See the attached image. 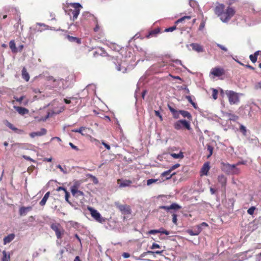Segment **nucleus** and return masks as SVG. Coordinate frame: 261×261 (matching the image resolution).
I'll return each instance as SVG.
<instances>
[{"label": "nucleus", "mask_w": 261, "mask_h": 261, "mask_svg": "<svg viewBox=\"0 0 261 261\" xmlns=\"http://www.w3.org/2000/svg\"><path fill=\"white\" fill-rule=\"evenodd\" d=\"M240 129L241 132H242L244 134H245V133L246 132V127L245 126H244L243 125H240Z\"/></svg>", "instance_id": "13d9d810"}, {"label": "nucleus", "mask_w": 261, "mask_h": 261, "mask_svg": "<svg viewBox=\"0 0 261 261\" xmlns=\"http://www.w3.org/2000/svg\"><path fill=\"white\" fill-rule=\"evenodd\" d=\"M170 155L174 159H182L184 158L183 153L181 151L179 153H172Z\"/></svg>", "instance_id": "c9c22d12"}, {"label": "nucleus", "mask_w": 261, "mask_h": 261, "mask_svg": "<svg viewBox=\"0 0 261 261\" xmlns=\"http://www.w3.org/2000/svg\"><path fill=\"white\" fill-rule=\"evenodd\" d=\"M217 46L218 47H219L220 48H221L222 50L225 51H227V48L225 47L224 46H223V45H221L220 44H219V43H217Z\"/></svg>", "instance_id": "864d4df0"}, {"label": "nucleus", "mask_w": 261, "mask_h": 261, "mask_svg": "<svg viewBox=\"0 0 261 261\" xmlns=\"http://www.w3.org/2000/svg\"><path fill=\"white\" fill-rule=\"evenodd\" d=\"M171 61L172 62H173L176 64H179L180 65H182L184 67V66L182 64V62L180 60H178V59H175V60H172ZM184 68H186V67L185 66H184Z\"/></svg>", "instance_id": "603ef678"}, {"label": "nucleus", "mask_w": 261, "mask_h": 261, "mask_svg": "<svg viewBox=\"0 0 261 261\" xmlns=\"http://www.w3.org/2000/svg\"><path fill=\"white\" fill-rule=\"evenodd\" d=\"M57 167L60 169L61 171L64 174H67L68 173L66 168H63L60 165H57Z\"/></svg>", "instance_id": "a18cd8bd"}, {"label": "nucleus", "mask_w": 261, "mask_h": 261, "mask_svg": "<svg viewBox=\"0 0 261 261\" xmlns=\"http://www.w3.org/2000/svg\"><path fill=\"white\" fill-rule=\"evenodd\" d=\"M24 98V96H21L20 97H16V96L14 97V99H15V100L19 103H21Z\"/></svg>", "instance_id": "8fccbe9b"}, {"label": "nucleus", "mask_w": 261, "mask_h": 261, "mask_svg": "<svg viewBox=\"0 0 261 261\" xmlns=\"http://www.w3.org/2000/svg\"><path fill=\"white\" fill-rule=\"evenodd\" d=\"M208 226L207 224L205 222H202L200 224L197 226V228H202L203 227H207Z\"/></svg>", "instance_id": "bf43d9fd"}, {"label": "nucleus", "mask_w": 261, "mask_h": 261, "mask_svg": "<svg viewBox=\"0 0 261 261\" xmlns=\"http://www.w3.org/2000/svg\"><path fill=\"white\" fill-rule=\"evenodd\" d=\"M5 124L9 128L11 129L15 132L18 133V134H21L22 132V130L18 129L15 126H14L12 123L9 122L8 121L6 120L5 121Z\"/></svg>", "instance_id": "412c9836"}, {"label": "nucleus", "mask_w": 261, "mask_h": 261, "mask_svg": "<svg viewBox=\"0 0 261 261\" xmlns=\"http://www.w3.org/2000/svg\"><path fill=\"white\" fill-rule=\"evenodd\" d=\"M158 180H159L157 179H153V178L149 179H148L147 180V186H150L151 184H154V183L157 182Z\"/></svg>", "instance_id": "c03bdc74"}, {"label": "nucleus", "mask_w": 261, "mask_h": 261, "mask_svg": "<svg viewBox=\"0 0 261 261\" xmlns=\"http://www.w3.org/2000/svg\"><path fill=\"white\" fill-rule=\"evenodd\" d=\"M80 182L78 181H76L74 182L73 185L71 187H76V189L79 188V187L80 186Z\"/></svg>", "instance_id": "774afa93"}, {"label": "nucleus", "mask_w": 261, "mask_h": 261, "mask_svg": "<svg viewBox=\"0 0 261 261\" xmlns=\"http://www.w3.org/2000/svg\"><path fill=\"white\" fill-rule=\"evenodd\" d=\"M234 14V10L231 7H228L221 14L220 19L223 22H227Z\"/></svg>", "instance_id": "20e7f679"}, {"label": "nucleus", "mask_w": 261, "mask_h": 261, "mask_svg": "<svg viewBox=\"0 0 261 261\" xmlns=\"http://www.w3.org/2000/svg\"><path fill=\"white\" fill-rule=\"evenodd\" d=\"M218 182L221 185L223 188H225L227 182V178L224 175H220L218 177Z\"/></svg>", "instance_id": "4be33fe9"}, {"label": "nucleus", "mask_w": 261, "mask_h": 261, "mask_svg": "<svg viewBox=\"0 0 261 261\" xmlns=\"http://www.w3.org/2000/svg\"><path fill=\"white\" fill-rule=\"evenodd\" d=\"M86 128L85 127L82 126L79 128L72 129V132L75 133H80L82 135L85 136L86 135V133H85L84 132L86 129Z\"/></svg>", "instance_id": "7c9ffc66"}, {"label": "nucleus", "mask_w": 261, "mask_h": 261, "mask_svg": "<svg viewBox=\"0 0 261 261\" xmlns=\"http://www.w3.org/2000/svg\"><path fill=\"white\" fill-rule=\"evenodd\" d=\"M115 50H116V46ZM126 54V51L124 48H121L117 51L115 50V60L117 64V69L122 73H125L126 71L128 65V60L126 59V56H125Z\"/></svg>", "instance_id": "f257e3e1"}, {"label": "nucleus", "mask_w": 261, "mask_h": 261, "mask_svg": "<svg viewBox=\"0 0 261 261\" xmlns=\"http://www.w3.org/2000/svg\"><path fill=\"white\" fill-rule=\"evenodd\" d=\"M69 144V145L71 146V147L72 149H73L74 150H79L77 147L75 146L73 143L70 142Z\"/></svg>", "instance_id": "e2e57ef3"}, {"label": "nucleus", "mask_w": 261, "mask_h": 261, "mask_svg": "<svg viewBox=\"0 0 261 261\" xmlns=\"http://www.w3.org/2000/svg\"><path fill=\"white\" fill-rule=\"evenodd\" d=\"M181 207L176 203H173L171 204L169 206H160V208L165 210L167 211H169L170 210L176 211L179 209H180Z\"/></svg>", "instance_id": "9d476101"}, {"label": "nucleus", "mask_w": 261, "mask_h": 261, "mask_svg": "<svg viewBox=\"0 0 261 261\" xmlns=\"http://www.w3.org/2000/svg\"><path fill=\"white\" fill-rule=\"evenodd\" d=\"M210 170V165L208 163H205L202 166L201 172L203 175H207Z\"/></svg>", "instance_id": "a878e982"}, {"label": "nucleus", "mask_w": 261, "mask_h": 261, "mask_svg": "<svg viewBox=\"0 0 261 261\" xmlns=\"http://www.w3.org/2000/svg\"><path fill=\"white\" fill-rule=\"evenodd\" d=\"M70 5L73 9H69L68 14L70 16V19L74 21L77 18L83 6L79 3H71Z\"/></svg>", "instance_id": "f03ea898"}, {"label": "nucleus", "mask_w": 261, "mask_h": 261, "mask_svg": "<svg viewBox=\"0 0 261 261\" xmlns=\"http://www.w3.org/2000/svg\"><path fill=\"white\" fill-rule=\"evenodd\" d=\"M174 128L176 130H180L183 128H185L188 130L191 129L190 122L185 119H181L176 121L173 124Z\"/></svg>", "instance_id": "39448f33"}, {"label": "nucleus", "mask_w": 261, "mask_h": 261, "mask_svg": "<svg viewBox=\"0 0 261 261\" xmlns=\"http://www.w3.org/2000/svg\"><path fill=\"white\" fill-rule=\"evenodd\" d=\"M32 206H27V207L22 206V207H20L19 210V215L21 216H24L29 212L32 211Z\"/></svg>", "instance_id": "2eb2a0df"}, {"label": "nucleus", "mask_w": 261, "mask_h": 261, "mask_svg": "<svg viewBox=\"0 0 261 261\" xmlns=\"http://www.w3.org/2000/svg\"><path fill=\"white\" fill-rule=\"evenodd\" d=\"M172 172L171 170L169 169L168 171H165L162 174V176L163 177H165L167 179L170 178L172 176L175 174V173L171 174Z\"/></svg>", "instance_id": "c85d7f7f"}, {"label": "nucleus", "mask_w": 261, "mask_h": 261, "mask_svg": "<svg viewBox=\"0 0 261 261\" xmlns=\"http://www.w3.org/2000/svg\"><path fill=\"white\" fill-rule=\"evenodd\" d=\"M9 46L10 48L12 49V51L16 52V48L15 45V43L14 42V40H11L10 41L9 43Z\"/></svg>", "instance_id": "58836bf2"}, {"label": "nucleus", "mask_w": 261, "mask_h": 261, "mask_svg": "<svg viewBox=\"0 0 261 261\" xmlns=\"http://www.w3.org/2000/svg\"><path fill=\"white\" fill-rule=\"evenodd\" d=\"M69 77H68L66 80L63 79H54L53 77H51L49 79V81H52L53 82V85L55 87L59 88H66L69 86V84L67 83Z\"/></svg>", "instance_id": "7ed1b4c3"}, {"label": "nucleus", "mask_w": 261, "mask_h": 261, "mask_svg": "<svg viewBox=\"0 0 261 261\" xmlns=\"http://www.w3.org/2000/svg\"><path fill=\"white\" fill-rule=\"evenodd\" d=\"M117 207L121 212L122 215H124V219H126L125 216L131 214L132 210L130 206L126 204H120L118 203H115Z\"/></svg>", "instance_id": "0eeeda50"}, {"label": "nucleus", "mask_w": 261, "mask_h": 261, "mask_svg": "<svg viewBox=\"0 0 261 261\" xmlns=\"http://www.w3.org/2000/svg\"><path fill=\"white\" fill-rule=\"evenodd\" d=\"M49 195H50L49 192H47L44 195V197H43V198L42 199V200L40 201V202L39 203L40 205L44 206L45 204L46 201L47 200V199L49 196Z\"/></svg>", "instance_id": "cd10ccee"}, {"label": "nucleus", "mask_w": 261, "mask_h": 261, "mask_svg": "<svg viewBox=\"0 0 261 261\" xmlns=\"http://www.w3.org/2000/svg\"><path fill=\"white\" fill-rule=\"evenodd\" d=\"M96 53H97L98 54L101 55V56H105L106 54V53L104 50H102V49L99 48V50H98Z\"/></svg>", "instance_id": "5fc2aeb1"}, {"label": "nucleus", "mask_w": 261, "mask_h": 261, "mask_svg": "<svg viewBox=\"0 0 261 261\" xmlns=\"http://www.w3.org/2000/svg\"><path fill=\"white\" fill-rule=\"evenodd\" d=\"M225 10L224 5L218 4L215 8V12L220 17Z\"/></svg>", "instance_id": "9b49d317"}, {"label": "nucleus", "mask_w": 261, "mask_h": 261, "mask_svg": "<svg viewBox=\"0 0 261 261\" xmlns=\"http://www.w3.org/2000/svg\"><path fill=\"white\" fill-rule=\"evenodd\" d=\"M68 226L70 227H72L74 228H76L80 227V224L73 221H70L68 223Z\"/></svg>", "instance_id": "4c0bfd02"}, {"label": "nucleus", "mask_w": 261, "mask_h": 261, "mask_svg": "<svg viewBox=\"0 0 261 261\" xmlns=\"http://www.w3.org/2000/svg\"><path fill=\"white\" fill-rule=\"evenodd\" d=\"M160 248V246L156 244V243H153L152 245V246L150 247V248L151 249H154L155 248Z\"/></svg>", "instance_id": "6e6d98bb"}, {"label": "nucleus", "mask_w": 261, "mask_h": 261, "mask_svg": "<svg viewBox=\"0 0 261 261\" xmlns=\"http://www.w3.org/2000/svg\"><path fill=\"white\" fill-rule=\"evenodd\" d=\"M226 94L228 97L229 102L230 105H236L239 102V93L233 91L227 90Z\"/></svg>", "instance_id": "423d86ee"}, {"label": "nucleus", "mask_w": 261, "mask_h": 261, "mask_svg": "<svg viewBox=\"0 0 261 261\" xmlns=\"http://www.w3.org/2000/svg\"><path fill=\"white\" fill-rule=\"evenodd\" d=\"M172 222L174 224H176L177 222V216L175 214L172 215Z\"/></svg>", "instance_id": "052dcab7"}, {"label": "nucleus", "mask_w": 261, "mask_h": 261, "mask_svg": "<svg viewBox=\"0 0 261 261\" xmlns=\"http://www.w3.org/2000/svg\"><path fill=\"white\" fill-rule=\"evenodd\" d=\"M224 73V70L220 68H213L211 71V73L216 76H220L223 75Z\"/></svg>", "instance_id": "f8f14e48"}, {"label": "nucleus", "mask_w": 261, "mask_h": 261, "mask_svg": "<svg viewBox=\"0 0 261 261\" xmlns=\"http://www.w3.org/2000/svg\"><path fill=\"white\" fill-rule=\"evenodd\" d=\"M149 234H156V233H160L162 234H165L166 235L169 234L170 232L169 231H167V230H164L162 231H160L159 229H151L149 232Z\"/></svg>", "instance_id": "5701e85b"}, {"label": "nucleus", "mask_w": 261, "mask_h": 261, "mask_svg": "<svg viewBox=\"0 0 261 261\" xmlns=\"http://www.w3.org/2000/svg\"><path fill=\"white\" fill-rule=\"evenodd\" d=\"M221 165L222 171L228 174H230L232 171V168H233L234 164L231 165L228 163H222Z\"/></svg>", "instance_id": "1a4fd4ad"}, {"label": "nucleus", "mask_w": 261, "mask_h": 261, "mask_svg": "<svg viewBox=\"0 0 261 261\" xmlns=\"http://www.w3.org/2000/svg\"><path fill=\"white\" fill-rule=\"evenodd\" d=\"M3 257L2 261H10V255L9 254H7V252L4 250L3 251Z\"/></svg>", "instance_id": "2f4dec72"}, {"label": "nucleus", "mask_w": 261, "mask_h": 261, "mask_svg": "<svg viewBox=\"0 0 261 261\" xmlns=\"http://www.w3.org/2000/svg\"><path fill=\"white\" fill-rule=\"evenodd\" d=\"M37 24L38 25H40V26L44 27L45 28H44V30L48 29L49 27H48V25H45V24H44V23H37Z\"/></svg>", "instance_id": "0e129e2a"}, {"label": "nucleus", "mask_w": 261, "mask_h": 261, "mask_svg": "<svg viewBox=\"0 0 261 261\" xmlns=\"http://www.w3.org/2000/svg\"><path fill=\"white\" fill-rule=\"evenodd\" d=\"M47 131L45 128H41L40 131L32 132L30 134L31 138H34L36 136H42L46 134Z\"/></svg>", "instance_id": "f3484780"}, {"label": "nucleus", "mask_w": 261, "mask_h": 261, "mask_svg": "<svg viewBox=\"0 0 261 261\" xmlns=\"http://www.w3.org/2000/svg\"><path fill=\"white\" fill-rule=\"evenodd\" d=\"M88 210L90 212L91 216L97 222L101 223L104 219L101 217L100 214L96 210L91 207H88Z\"/></svg>", "instance_id": "6e6552de"}, {"label": "nucleus", "mask_w": 261, "mask_h": 261, "mask_svg": "<svg viewBox=\"0 0 261 261\" xmlns=\"http://www.w3.org/2000/svg\"><path fill=\"white\" fill-rule=\"evenodd\" d=\"M118 184L119 185L120 187L124 188L126 187H129L132 184V181L129 180H120L118 179L117 180Z\"/></svg>", "instance_id": "6ab92c4d"}, {"label": "nucleus", "mask_w": 261, "mask_h": 261, "mask_svg": "<svg viewBox=\"0 0 261 261\" xmlns=\"http://www.w3.org/2000/svg\"><path fill=\"white\" fill-rule=\"evenodd\" d=\"M192 49L197 53H202L204 51L203 47L200 44L196 43H192L190 44Z\"/></svg>", "instance_id": "ddd939ff"}, {"label": "nucleus", "mask_w": 261, "mask_h": 261, "mask_svg": "<svg viewBox=\"0 0 261 261\" xmlns=\"http://www.w3.org/2000/svg\"><path fill=\"white\" fill-rule=\"evenodd\" d=\"M90 17H92V16L91 15V14L88 12H84L83 13L82 15V17H81V19L82 20H85V19H86L87 18Z\"/></svg>", "instance_id": "ea45409f"}, {"label": "nucleus", "mask_w": 261, "mask_h": 261, "mask_svg": "<svg viewBox=\"0 0 261 261\" xmlns=\"http://www.w3.org/2000/svg\"><path fill=\"white\" fill-rule=\"evenodd\" d=\"M179 112L183 117L187 118L189 120H192V115L189 112L185 110H180Z\"/></svg>", "instance_id": "bb28decb"}, {"label": "nucleus", "mask_w": 261, "mask_h": 261, "mask_svg": "<svg viewBox=\"0 0 261 261\" xmlns=\"http://www.w3.org/2000/svg\"><path fill=\"white\" fill-rule=\"evenodd\" d=\"M259 52V51H256L253 55H250L249 56L250 60L252 62L255 63L256 62Z\"/></svg>", "instance_id": "473e14b6"}, {"label": "nucleus", "mask_w": 261, "mask_h": 261, "mask_svg": "<svg viewBox=\"0 0 261 261\" xmlns=\"http://www.w3.org/2000/svg\"><path fill=\"white\" fill-rule=\"evenodd\" d=\"M14 109L20 115H24L25 114H28L29 112V110L24 108L18 107V106H14Z\"/></svg>", "instance_id": "a211bd4d"}, {"label": "nucleus", "mask_w": 261, "mask_h": 261, "mask_svg": "<svg viewBox=\"0 0 261 261\" xmlns=\"http://www.w3.org/2000/svg\"><path fill=\"white\" fill-rule=\"evenodd\" d=\"M190 18H191V16H184V17H182L178 19L177 20H176L175 21V23L176 24H177L178 23L182 22V21H184L186 19H190Z\"/></svg>", "instance_id": "37998d69"}, {"label": "nucleus", "mask_w": 261, "mask_h": 261, "mask_svg": "<svg viewBox=\"0 0 261 261\" xmlns=\"http://www.w3.org/2000/svg\"><path fill=\"white\" fill-rule=\"evenodd\" d=\"M218 91L216 89L213 90L212 96L214 99L217 98Z\"/></svg>", "instance_id": "3c124183"}, {"label": "nucleus", "mask_w": 261, "mask_h": 261, "mask_svg": "<svg viewBox=\"0 0 261 261\" xmlns=\"http://www.w3.org/2000/svg\"><path fill=\"white\" fill-rule=\"evenodd\" d=\"M255 210V207L254 206H251L247 210V213L249 215H253L254 213V210Z\"/></svg>", "instance_id": "de8ad7c7"}, {"label": "nucleus", "mask_w": 261, "mask_h": 261, "mask_svg": "<svg viewBox=\"0 0 261 261\" xmlns=\"http://www.w3.org/2000/svg\"><path fill=\"white\" fill-rule=\"evenodd\" d=\"M168 107L170 111L172 114L173 117L174 119H178L179 118V115L180 113V110H177L174 108H173L172 107H171L170 105H168Z\"/></svg>", "instance_id": "4468645a"}, {"label": "nucleus", "mask_w": 261, "mask_h": 261, "mask_svg": "<svg viewBox=\"0 0 261 261\" xmlns=\"http://www.w3.org/2000/svg\"><path fill=\"white\" fill-rule=\"evenodd\" d=\"M22 78L26 81H28L30 79V76L29 73L27 72L25 68H23L22 70Z\"/></svg>", "instance_id": "72a5a7b5"}, {"label": "nucleus", "mask_w": 261, "mask_h": 261, "mask_svg": "<svg viewBox=\"0 0 261 261\" xmlns=\"http://www.w3.org/2000/svg\"><path fill=\"white\" fill-rule=\"evenodd\" d=\"M67 38L70 42H75L77 43L78 44H80L81 43V40L79 38L75 37H72V36L68 35L67 36Z\"/></svg>", "instance_id": "c756f323"}, {"label": "nucleus", "mask_w": 261, "mask_h": 261, "mask_svg": "<svg viewBox=\"0 0 261 261\" xmlns=\"http://www.w3.org/2000/svg\"><path fill=\"white\" fill-rule=\"evenodd\" d=\"M189 4L192 7H194L196 6V3L195 1H192L191 0L190 2H189Z\"/></svg>", "instance_id": "69168bd1"}, {"label": "nucleus", "mask_w": 261, "mask_h": 261, "mask_svg": "<svg viewBox=\"0 0 261 261\" xmlns=\"http://www.w3.org/2000/svg\"><path fill=\"white\" fill-rule=\"evenodd\" d=\"M176 29V25H174L171 27L166 29L165 31L166 32H172V31H174Z\"/></svg>", "instance_id": "09e8293b"}, {"label": "nucleus", "mask_w": 261, "mask_h": 261, "mask_svg": "<svg viewBox=\"0 0 261 261\" xmlns=\"http://www.w3.org/2000/svg\"><path fill=\"white\" fill-rule=\"evenodd\" d=\"M237 165H233V168L232 169V171L231 172L230 174H238L240 173V169L237 168Z\"/></svg>", "instance_id": "a19ab883"}, {"label": "nucleus", "mask_w": 261, "mask_h": 261, "mask_svg": "<svg viewBox=\"0 0 261 261\" xmlns=\"http://www.w3.org/2000/svg\"><path fill=\"white\" fill-rule=\"evenodd\" d=\"M223 116L227 118L228 120L233 121H236L239 118L238 116L228 112L223 113Z\"/></svg>", "instance_id": "dca6fc26"}, {"label": "nucleus", "mask_w": 261, "mask_h": 261, "mask_svg": "<svg viewBox=\"0 0 261 261\" xmlns=\"http://www.w3.org/2000/svg\"><path fill=\"white\" fill-rule=\"evenodd\" d=\"M154 114H155V115L157 117H158L159 118H160V120L162 121H163V116L161 114L160 112H159V111H156L155 110L154 111Z\"/></svg>", "instance_id": "49530a36"}, {"label": "nucleus", "mask_w": 261, "mask_h": 261, "mask_svg": "<svg viewBox=\"0 0 261 261\" xmlns=\"http://www.w3.org/2000/svg\"><path fill=\"white\" fill-rule=\"evenodd\" d=\"M122 256L124 258H128L130 256V254L127 252H124L122 253Z\"/></svg>", "instance_id": "338daca9"}, {"label": "nucleus", "mask_w": 261, "mask_h": 261, "mask_svg": "<svg viewBox=\"0 0 261 261\" xmlns=\"http://www.w3.org/2000/svg\"><path fill=\"white\" fill-rule=\"evenodd\" d=\"M187 232L191 236L198 235L200 233V229H188Z\"/></svg>", "instance_id": "f704fd0d"}, {"label": "nucleus", "mask_w": 261, "mask_h": 261, "mask_svg": "<svg viewBox=\"0 0 261 261\" xmlns=\"http://www.w3.org/2000/svg\"><path fill=\"white\" fill-rule=\"evenodd\" d=\"M207 149L209 152V154L207 155V158H209L213 154V147L211 145L207 144Z\"/></svg>", "instance_id": "79ce46f5"}, {"label": "nucleus", "mask_w": 261, "mask_h": 261, "mask_svg": "<svg viewBox=\"0 0 261 261\" xmlns=\"http://www.w3.org/2000/svg\"><path fill=\"white\" fill-rule=\"evenodd\" d=\"M163 251V250H162V251L158 250V251H147L146 252H144L143 253H142L141 255V257H144L147 254H151V255H152L154 256H155V254H161L162 253Z\"/></svg>", "instance_id": "393cba45"}, {"label": "nucleus", "mask_w": 261, "mask_h": 261, "mask_svg": "<svg viewBox=\"0 0 261 261\" xmlns=\"http://www.w3.org/2000/svg\"><path fill=\"white\" fill-rule=\"evenodd\" d=\"M179 166H180L179 164H176L174 165L173 166H172L170 168V169L171 170V171H173V170H175V169L178 168Z\"/></svg>", "instance_id": "680f3d73"}, {"label": "nucleus", "mask_w": 261, "mask_h": 261, "mask_svg": "<svg viewBox=\"0 0 261 261\" xmlns=\"http://www.w3.org/2000/svg\"><path fill=\"white\" fill-rule=\"evenodd\" d=\"M71 192L73 196L79 197L80 196H83L84 195V193L82 191L78 190L76 187H71Z\"/></svg>", "instance_id": "aec40b11"}, {"label": "nucleus", "mask_w": 261, "mask_h": 261, "mask_svg": "<svg viewBox=\"0 0 261 261\" xmlns=\"http://www.w3.org/2000/svg\"><path fill=\"white\" fill-rule=\"evenodd\" d=\"M15 238V234L11 233L4 238V244L6 245L10 243Z\"/></svg>", "instance_id": "b1692460"}, {"label": "nucleus", "mask_w": 261, "mask_h": 261, "mask_svg": "<svg viewBox=\"0 0 261 261\" xmlns=\"http://www.w3.org/2000/svg\"><path fill=\"white\" fill-rule=\"evenodd\" d=\"M65 193V200L67 202L70 203V202L69 201V198L70 197V194L68 191H66Z\"/></svg>", "instance_id": "4d7b16f0"}, {"label": "nucleus", "mask_w": 261, "mask_h": 261, "mask_svg": "<svg viewBox=\"0 0 261 261\" xmlns=\"http://www.w3.org/2000/svg\"><path fill=\"white\" fill-rule=\"evenodd\" d=\"M56 231V234L58 239H61L62 235L64 234V229H55Z\"/></svg>", "instance_id": "e433bc0d"}]
</instances>
